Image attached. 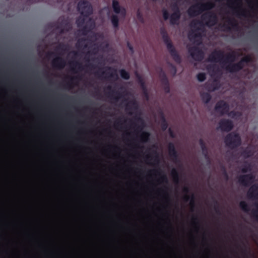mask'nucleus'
Segmentation results:
<instances>
[{"label": "nucleus", "instance_id": "obj_12", "mask_svg": "<svg viewBox=\"0 0 258 258\" xmlns=\"http://www.w3.org/2000/svg\"><path fill=\"white\" fill-rule=\"evenodd\" d=\"M188 51L191 57L196 61H201L204 59V52L197 46L188 47Z\"/></svg>", "mask_w": 258, "mask_h": 258}, {"label": "nucleus", "instance_id": "obj_25", "mask_svg": "<svg viewBox=\"0 0 258 258\" xmlns=\"http://www.w3.org/2000/svg\"><path fill=\"white\" fill-rule=\"evenodd\" d=\"M66 79L68 80L66 82V87L67 88L71 89L73 87L74 85L76 82H78L80 80V77L78 76L70 77H66Z\"/></svg>", "mask_w": 258, "mask_h": 258}, {"label": "nucleus", "instance_id": "obj_58", "mask_svg": "<svg viewBox=\"0 0 258 258\" xmlns=\"http://www.w3.org/2000/svg\"><path fill=\"white\" fill-rule=\"evenodd\" d=\"M165 179H166V178L164 177H163V180H164Z\"/></svg>", "mask_w": 258, "mask_h": 258}, {"label": "nucleus", "instance_id": "obj_45", "mask_svg": "<svg viewBox=\"0 0 258 258\" xmlns=\"http://www.w3.org/2000/svg\"><path fill=\"white\" fill-rule=\"evenodd\" d=\"M149 137V134L147 133H143L142 134L141 139L143 142H146L148 140Z\"/></svg>", "mask_w": 258, "mask_h": 258}, {"label": "nucleus", "instance_id": "obj_43", "mask_svg": "<svg viewBox=\"0 0 258 258\" xmlns=\"http://www.w3.org/2000/svg\"><path fill=\"white\" fill-rule=\"evenodd\" d=\"M197 79L199 81L202 82L204 81L206 79V75L204 73H200L197 75Z\"/></svg>", "mask_w": 258, "mask_h": 258}, {"label": "nucleus", "instance_id": "obj_63", "mask_svg": "<svg viewBox=\"0 0 258 258\" xmlns=\"http://www.w3.org/2000/svg\"><path fill=\"white\" fill-rule=\"evenodd\" d=\"M1 189H2V186H1Z\"/></svg>", "mask_w": 258, "mask_h": 258}, {"label": "nucleus", "instance_id": "obj_59", "mask_svg": "<svg viewBox=\"0 0 258 258\" xmlns=\"http://www.w3.org/2000/svg\"><path fill=\"white\" fill-rule=\"evenodd\" d=\"M95 110H99V109H98V108H96V109H95Z\"/></svg>", "mask_w": 258, "mask_h": 258}, {"label": "nucleus", "instance_id": "obj_36", "mask_svg": "<svg viewBox=\"0 0 258 258\" xmlns=\"http://www.w3.org/2000/svg\"><path fill=\"white\" fill-rule=\"evenodd\" d=\"M111 23L115 28H117L119 25V19L116 15H112L111 17Z\"/></svg>", "mask_w": 258, "mask_h": 258}, {"label": "nucleus", "instance_id": "obj_50", "mask_svg": "<svg viewBox=\"0 0 258 258\" xmlns=\"http://www.w3.org/2000/svg\"><path fill=\"white\" fill-rule=\"evenodd\" d=\"M127 47L132 53L134 52V48L128 41L127 42Z\"/></svg>", "mask_w": 258, "mask_h": 258}, {"label": "nucleus", "instance_id": "obj_35", "mask_svg": "<svg viewBox=\"0 0 258 258\" xmlns=\"http://www.w3.org/2000/svg\"><path fill=\"white\" fill-rule=\"evenodd\" d=\"M51 113V111H50L49 113H46L44 115H41L39 113H38V115L39 117L44 120H49L51 118H55L56 116L55 114H53L52 116L50 115V113Z\"/></svg>", "mask_w": 258, "mask_h": 258}, {"label": "nucleus", "instance_id": "obj_27", "mask_svg": "<svg viewBox=\"0 0 258 258\" xmlns=\"http://www.w3.org/2000/svg\"><path fill=\"white\" fill-rule=\"evenodd\" d=\"M252 181L253 176L250 174L242 176L239 178V182L244 185H248Z\"/></svg>", "mask_w": 258, "mask_h": 258}, {"label": "nucleus", "instance_id": "obj_46", "mask_svg": "<svg viewBox=\"0 0 258 258\" xmlns=\"http://www.w3.org/2000/svg\"><path fill=\"white\" fill-rule=\"evenodd\" d=\"M183 192L185 194V195L184 196V200L185 201H188L190 199V197L189 195H187V188L186 187L184 188Z\"/></svg>", "mask_w": 258, "mask_h": 258}, {"label": "nucleus", "instance_id": "obj_44", "mask_svg": "<svg viewBox=\"0 0 258 258\" xmlns=\"http://www.w3.org/2000/svg\"><path fill=\"white\" fill-rule=\"evenodd\" d=\"M137 18L140 22L142 23L144 22V19L143 15L139 10H138L137 12Z\"/></svg>", "mask_w": 258, "mask_h": 258}, {"label": "nucleus", "instance_id": "obj_28", "mask_svg": "<svg viewBox=\"0 0 258 258\" xmlns=\"http://www.w3.org/2000/svg\"><path fill=\"white\" fill-rule=\"evenodd\" d=\"M161 82L163 85H164V89L166 93H168L170 92V87L168 80L165 75V74L163 72L162 74L161 75Z\"/></svg>", "mask_w": 258, "mask_h": 258}, {"label": "nucleus", "instance_id": "obj_26", "mask_svg": "<svg viewBox=\"0 0 258 258\" xmlns=\"http://www.w3.org/2000/svg\"><path fill=\"white\" fill-rule=\"evenodd\" d=\"M201 11L203 13L204 11H208L213 9L215 5L212 2H207L206 3H198Z\"/></svg>", "mask_w": 258, "mask_h": 258}, {"label": "nucleus", "instance_id": "obj_33", "mask_svg": "<svg viewBox=\"0 0 258 258\" xmlns=\"http://www.w3.org/2000/svg\"><path fill=\"white\" fill-rule=\"evenodd\" d=\"M201 97L202 101L206 104L209 103L211 99V96L209 93H202L201 94Z\"/></svg>", "mask_w": 258, "mask_h": 258}, {"label": "nucleus", "instance_id": "obj_3", "mask_svg": "<svg viewBox=\"0 0 258 258\" xmlns=\"http://www.w3.org/2000/svg\"><path fill=\"white\" fill-rule=\"evenodd\" d=\"M85 18L84 16L79 17L76 21V24L79 28H81V31L83 35H87L95 26L94 20L90 18L85 24Z\"/></svg>", "mask_w": 258, "mask_h": 258}, {"label": "nucleus", "instance_id": "obj_15", "mask_svg": "<svg viewBox=\"0 0 258 258\" xmlns=\"http://www.w3.org/2000/svg\"><path fill=\"white\" fill-rule=\"evenodd\" d=\"M51 64L54 69L61 70L66 67V61L63 57L57 56L51 60Z\"/></svg>", "mask_w": 258, "mask_h": 258}, {"label": "nucleus", "instance_id": "obj_37", "mask_svg": "<svg viewBox=\"0 0 258 258\" xmlns=\"http://www.w3.org/2000/svg\"><path fill=\"white\" fill-rule=\"evenodd\" d=\"M60 26L61 27L64 26L65 27H66V29L64 28H63L62 29H61V31H60L61 33L63 32L64 30L68 31L71 28L70 24L67 20L62 21L60 24Z\"/></svg>", "mask_w": 258, "mask_h": 258}, {"label": "nucleus", "instance_id": "obj_48", "mask_svg": "<svg viewBox=\"0 0 258 258\" xmlns=\"http://www.w3.org/2000/svg\"><path fill=\"white\" fill-rule=\"evenodd\" d=\"M240 206L241 208L245 211H248V206L244 202H241L240 203Z\"/></svg>", "mask_w": 258, "mask_h": 258}, {"label": "nucleus", "instance_id": "obj_42", "mask_svg": "<svg viewBox=\"0 0 258 258\" xmlns=\"http://www.w3.org/2000/svg\"><path fill=\"white\" fill-rule=\"evenodd\" d=\"M171 175L173 177L174 181L177 183L178 181V174L175 169H173L171 171Z\"/></svg>", "mask_w": 258, "mask_h": 258}, {"label": "nucleus", "instance_id": "obj_53", "mask_svg": "<svg viewBox=\"0 0 258 258\" xmlns=\"http://www.w3.org/2000/svg\"><path fill=\"white\" fill-rule=\"evenodd\" d=\"M248 170H250V168H249V166L248 167H246V169L242 168V172L243 173H246V172H247L248 171Z\"/></svg>", "mask_w": 258, "mask_h": 258}, {"label": "nucleus", "instance_id": "obj_11", "mask_svg": "<svg viewBox=\"0 0 258 258\" xmlns=\"http://www.w3.org/2000/svg\"><path fill=\"white\" fill-rule=\"evenodd\" d=\"M139 108V104L135 100H132L128 101L124 105V110L125 112L128 115L133 116L137 113L140 114L141 115V113L140 112H137Z\"/></svg>", "mask_w": 258, "mask_h": 258}, {"label": "nucleus", "instance_id": "obj_51", "mask_svg": "<svg viewBox=\"0 0 258 258\" xmlns=\"http://www.w3.org/2000/svg\"><path fill=\"white\" fill-rule=\"evenodd\" d=\"M54 55V53L53 52L48 51L46 54V56L47 58H50V56H51L52 55Z\"/></svg>", "mask_w": 258, "mask_h": 258}, {"label": "nucleus", "instance_id": "obj_20", "mask_svg": "<svg viewBox=\"0 0 258 258\" xmlns=\"http://www.w3.org/2000/svg\"><path fill=\"white\" fill-rule=\"evenodd\" d=\"M238 56H239V54L235 51H232L231 52L228 53L224 55L223 61H225L223 64L224 65L229 62V64H232L231 62L234 61Z\"/></svg>", "mask_w": 258, "mask_h": 258}, {"label": "nucleus", "instance_id": "obj_60", "mask_svg": "<svg viewBox=\"0 0 258 258\" xmlns=\"http://www.w3.org/2000/svg\"><path fill=\"white\" fill-rule=\"evenodd\" d=\"M16 99H14V102H16Z\"/></svg>", "mask_w": 258, "mask_h": 258}, {"label": "nucleus", "instance_id": "obj_29", "mask_svg": "<svg viewBox=\"0 0 258 258\" xmlns=\"http://www.w3.org/2000/svg\"><path fill=\"white\" fill-rule=\"evenodd\" d=\"M248 196L250 198L257 197L258 196V186L253 185L251 186L248 192Z\"/></svg>", "mask_w": 258, "mask_h": 258}, {"label": "nucleus", "instance_id": "obj_57", "mask_svg": "<svg viewBox=\"0 0 258 258\" xmlns=\"http://www.w3.org/2000/svg\"><path fill=\"white\" fill-rule=\"evenodd\" d=\"M189 203H190V205L192 206V204H193V199H192V197L191 198V199H190V202H189Z\"/></svg>", "mask_w": 258, "mask_h": 258}, {"label": "nucleus", "instance_id": "obj_56", "mask_svg": "<svg viewBox=\"0 0 258 258\" xmlns=\"http://www.w3.org/2000/svg\"><path fill=\"white\" fill-rule=\"evenodd\" d=\"M172 68L174 71L173 75H175L176 73V69L175 67L174 66H172Z\"/></svg>", "mask_w": 258, "mask_h": 258}, {"label": "nucleus", "instance_id": "obj_10", "mask_svg": "<svg viewBox=\"0 0 258 258\" xmlns=\"http://www.w3.org/2000/svg\"><path fill=\"white\" fill-rule=\"evenodd\" d=\"M202 21L205 22V24L208 27H212L215 25L218 19L216 15L212 12L204 14L201 16Z\"/></svg>", "mask_w": 258, "mask_h": 258}, {"label": "nucleus", "instance_id": "obj_21", "mask_svg": "<svg viewBox=\"0 0 258 258\" xmlns=\"http://www.w3.org/2000/svg\"><path fill=\"white\" fill-rule=\"evenodd\" d=\"M219 126L216 129H233V124L231 120L228 119H222L219 123Z\"/></svg>", "mask_w": 258, "mask_h": 258}, {"label": "nucleus", "instance_id": "obj_64", "mask_svg": "<svg viewBox=\"0 0 258 258\" xmlns=\"http://www.w3.org/2000/svg\"><path fill=\"white\" fill-rule=\"evenodd\" d=\"M1 189H2V186H1Z\"/></svg>", "mask_w": 258, "mask_h": 258}, {"label": "nucleus", "instance_id": "obj_8", "mask_svg": "<svg viewBox=\"0 0 258 258\" xmlns=\"http://www.w3.org/2000/svg\"><path fill=\"white\" fill-rule=\"evenodd\" d=\"M77 9L81 15L84 17H88L93 14V7L87 1L83 0L79 2Z\"/></svg>", "mask_w": 258, "mask_h": 258}, {"label": "nucleus", "instance_id": "obj_32", "mask_svg": "<svg viewBox=\"0 0 258 258\" xmlns=\"http://www.w3.org/2000/svg\"><path fill=\"white\" fill-rule=\"evenodd\" d=\"M247 3L251 10H258V0H248Z\"/></svg>", "mask_w": 258, "mask_h": 258}, {"label": "nucleus", "instance_id": "obj_54", "mask_svg": "<svg viewBox=\"0 0 258 258\" xmlns=\"http://www.w3.org/2000/svg\"><path fill=\"white\" fill-rule=\"evenodd\" d=\"M72 52L73 53L75 57H76V56H79V53H78V52H77V51H73Z\"/></svg>", "mask_w": 258, "mask_h": 258}, {"label": "nucleus", "instance_id": "obj_1", "mask_svg": "<svg viewBox=\"0 0 258 258\" xmlns=\"http://www.w3.org/2000/svg\"><path fill=\"white\" fill-rule=\"evenodd\" d=\"M113 129H144L140 127L143 126L144 120L140 114H136L131 118H126L123 115L115 118L113 119Z\"/></svg>", "mask_w": 258, "mask_h": 258}, {"label": "nucleus", "instance_id": "obj_5", "mask_svg": "<svg viewBox=\"0 0 258 258\" xmlns=\"http://www.w3.org/2000/svg\"><path fill=\"white\" fill-rule=\"evenodd\" d=\"M198 25H203L202 21L194 20L190 23V26L192 29L188 33V38L190 41L196 42L197 38L201 37V34L199 32L200 29Z\"/></svg>", "mask_w": 258, "mask_h": 258}, {"label": "nucleus", "instance_id": "obj_40", "mask_svg": "<svg viewBox=\"0 0 258 258\" xmlns=\"http://www.w3.org/2000/svg\"><path fill=\"white\" fill-rule=\"evenodd\" d=\"M228 24L233 28H237L238 26L237 23L234 19H228L227 21Z\"/></svg>", "mask_w": 258, "mask_h": 258}, {"label": "nucleus", "instance_id": "obj_9", "mask_svg": "<svg viewBox=\"0 0 258 258\" xmlns=\"http://www.w3.org/2000/svg\"><path fill=\"white\" fill-rule=\"evenodd\" d=\"M226 145L229 148H234L241 144L239 136L235 133H231L228 135L225 139Z\"/></svg>", "mask_w": 258, "mask_h": 258}, {"label": "nucleus", "instance_id": "obj_23", "mask_svg": "<svg viewBox=\"0 0 258 258\" xmlns=\"http://www.w3.org/2000/svg\"><path fill=\"white\" fill-rule=\"evenodd\" d=\"M136 76L138 78V83L140 85L142 89L144 95L145 96V97L147 99H148L149 94H148L147 87L145 85V82H144L143 79L137 73H136Z\"/></svg>", "mask_w": 258, "mask_h": 258}, {"label": "nucleus", "instance_id": "obj_31", "mask_svg": "<svg viewBox=\"0 0 258 258\" xmlns=\"http://www.w3.org/2000/svg\"><path fill=\"white\" fill-rule=\"evenodd\" d=\"M227 114L229 117L234 119H238L242 115V113L240 112L234 110L229 111Z\"/></svg>", "mask_w": 258, "mask_h": 258}, {"label": "nucleus", "instance_id": "obj_24", "mask_svg": "<svg viewBox=\"0 0 258 258\" xmlns=\"http://www.w3.org/2000/svg\"><path fill=\"white\" fill-rule=\"evenodd\" d=\"M71 70L74 73H77L78 71H82L83 67L82 63L78 61H72L70 62Z\"/></svg>", "mask_w": 258, "mask_h": 258}, {"label": "nucleus", "instance_id": "obj_7", "mask_svg": "<svg viewBox=\"0 0 258 258\" xmlns=\"http://www.w3.org/2000/svg\"><path fill=\"white\" fill-rule=\"evenodd\" d=\"M116 70L111 67H106L105 71H101L100 69L96 71L94 74L99 78L108 80L110 78H115L116 79L118 78V75L116 73Z\"/></svg>", "mask_w": 258, "mask_h": 258}, {"label": "nucleus", "instance_id": "obj_38", "mask_svg": "<svg viewBox=\"0 0 258 258\" xmlns=\"http://www.w3.org/2000/svg\"><path fill=\"white\" fill-rule=\"evenodd\" d=\"M120 77L124 80H128L130 77V74L124 69H121L119 71Z\"/></svg>", "mask_w": 258, "mask_h": 258}, {"label": "nucleus", "instance_id": "obj_61", "mask_svg": "<svg viewBox=\"0 0 258 258\" xmlns=\"http://www.w3.org/2000/svg\"><path fill=\"white\" fill-rule=\"evenodd\" d=\"M84 109H87V107H85Z\"/></svg>", "mask_w": 258, "mask_h": 258}, {"label": "nucleus", "instance_id": "obj_34", "mask_svg": "<svg viewBox=\"0 0 258 258\" xmlns=\"http://www.w3.org/2000/svg\"><path fill=\"white\" fill-rule=\"evenodd\" d=\"M56 50L61 51V52H67L69 50V46L62 43H59L56 47Z\"/></svg>", "mask_w": 258, "mask_h": 258}, {"label": "nucleus", "instance_id": "obj_16", "mask_svg": "<svg viewBox=\"0 0 258 258\" xmlns=\"http://www.w3.org/2000/svg\"><path fill=\"white\" fill-rule=\"evenodd\" d=\"M215 110L222 115L227 114L229 111V105L224 101L220 100L216 104Z\"/></svg>", "mask_w": 258, "mask_h": 258}, {"label": "nucleus", "instance_id": "obj_47", "mask_svg": "<svg viewBox=\"0 0 258 258\" xmlns=\"http://www.w3.org/2000/svg\"><path fill=\"white\" fill-rule=\"evenodd\" d=\"M163 17L165 20H167L169 17V14L166 10H163Z\"/></svg>", "mask_w": 258, "mask_h": 258}, {"label": "nucleus", "instance_id": "obj_62", "mask_svg": "<svg viewBox=\"0 0 258 258\" xmlns=\"http://www.w3.org/2000/svg\"><path fill=\"white\" fill-rule=\"evenodd\" d=\"M106 46L107 47L108 46V44H106Z\"/></svg>", "mask_w": 258, "mask_h": 258}, {"label": "nucleus", "instance_id": "obj_19", "mask_svg": "<svg viewBox=\"0 0 258 258\" xmlns=\"http://www.w3.org/2000/svg\"><path fill=\"white\" fill-rule=\"evenodd\" d=\"M187 13L191 17L197 16L202 13L199 3H197L189 7L187 10Z\"/></svg>", "mask_w": 258, "mask_h": 258}, {"label": "nucleus", "instance_id": "obj_39", "mask_svg": "<svg viewBox=\"0 0 258 258\" xmlns=\"http://www.w3.org/2000/svg\"><path fill=\"white\" fill-rule=\"evenodd\" d=\"M86 40L85 38H80L78 40L76 46L77 48H81L83 47L84 48H86L87 47V44L83 45V43Z\"/></svg>", "mask_w": 258, "mask_h": 258}, {"label": "nucleus", "instance_id": "obj_14", "mask_svg": "<svg viewBox=\"0 0 258 258\" xmlns=\"http://www.w3.org/2000/svg\"><path fill=\"white\" fill-rule=\"evenodd\" d=\"M172 9L174 12L170 16V23L172 25H178L181 17V13L177 4L172 5Z\"/></svg>", "mask_w": 258, "mask_h": 258}, {"label": "nucleus", "instance_id": "obj_41", "mask_svg": "<svg viewBox=\"0 0 258 258\" xmlns=\"http://www.w3.org/2000/svg\"><path fill=\"white\" fill-rule=\"evenodd\" d=\"M169 153L170 156H174L175 155V151L174 145L172 144H169L168 146Z\"/></svg>", "mask_w": 258, "mask_h": 258}, {"label": "nucleus", "instance_id": "obj_6", "mask_svg": "<svg viewBox=\"0 0 258 258\" xmlns=\"http://www.w3.org/2000/svg\"><path fill=\"white\" fill-rule=\"evenodd\" d=\"M251 61V58L250 56L247 55L236 63L228 64L226 66L225 69L230 73L238 72L243 68L244 63H248Z\"/></svg>", "mask_w": 258, "mask_h": 258}, {"label": "nucleus", "instance_id": "obj_55", "mask_svg": "<svg viewBox=\"0 0 258 258\" xmlns=\"http://www.w3.org/2000/svg\"><path fill=\"white\" fill-rule=\"evenodd\" d=\"M200 144H201V148L202 149L203 151L204 152L205 147H204L203 142L202 141H200Z\"/></svg>", "mask_w": 258, "mask_h": 258}, {"label": "nucleus", "instance_id": "obj_13", "mask_svg": "<svg viewBox=\"0 0 258 258\" xmlns=\"http://www.w3.org/2000/svg\"><path fill=\"white\" fill-rule=\"evenodd\" d=\"M224 57V52L222 50H214L209 56L208 61L211 62H219L221 64H224L225 61H223Z\"/></svg>", "mask_w": 258, "mask_h": 258}, {"label": "nucleus", "instance_id": "obj_2", "mask_svg": "<svg viewBox=\"0 0 258 258\" xmlns=\"http://www.w3.org/2000/svg\"><path fill=\"white\" fill-rule=\"evenodd\" d=\"M164 42L166 44L167 48L174 60L177 63L181 62V57L172 44L167 32L163 29L160 31Z\"/></svg>", "mask_w": 258, "mask_h": 258}, {"label": "nucleus", "instance_id": "obj_49", "mask_svg": "<svg viewBox=\"0 0 258 258\" xmlns=\"http://www.w3.org/2000/svg\"><path fill=\"white\" fill-rule=\"evenodd\" d=\"M255 208L256 210L252 211V214L258 220V203L256 204Z\"/></svg>", "mask_w": 258, "mask_h": 258}, {"label": "nucleus", "instance_id": "obj_52", "mask_svg": "<svg viewBox=\"0 0 258 258\" xmlns=\"http://www.w3.org/2000/svg\"><path fill=\"white\" fill-rule=\"evenodd\" d=\"M87 67L90 69V70H92L93 69H94L96 68V66L93 64H89L88 66H87Z\"/></svg>", "mask_w": 258, "mask_h": 258}, {"label": "nucleus", "instance_id": "obj_4", "mask_svg": "<svg viewBox=\"0 0 258 258\" xmlns=\"http://www.w3.org/2000/svg\"><path fill=\"white\" fill-rule=\"evenodd\" d=\"M227 5L232 9L233 13L237 17L247 16V11L242 8L241 0H227Z\"/></svg>", "mask_w": 258, "mask_h": 258}, {"label": "nucleus", "instance_id": "obj_30", "mask_svg": "<svg viewBox=\"0 0 258 258\" xmlns=\"http://www.w3.org/2000/svg\"><path fill=\"white\" fill-rule=\"evenodd\" d=\"M159 117L161 122L162 127L161 129H171L170 127L168 128V124L166 120L164 114L162 111L158 112Z\"/></svg>", "mask_w": 258, "mask_h": 258}, {"label": "nucleus", "instance_id": "obj_22", "mask_svg": "<svg viewBox=\"0 0 258 258\" xmlns=\"http://www.w3.org/2000/svg\"><path fill=\"white\" fill-rule=\"evenodd\" d=\"M112 8L116 14H120L123 16L126 15V10L124 8L121 7L117 0L112 1Z\"/></svg>", "mask_w": 258, "mask_h": 258}, {"label": "nucleus", "instance_id": "obj_18", "mask_svg": "<svg viewBox=\"0 0 258 258\" xmlns=\"http://www.w3.org/2000/svg\"><path fill=\"white\" fill-rule=\"evenodd\" d=\"M106 90L109 91L106 92V94L110 99L118 101L122 97L121 92L115 91L114 90L112 89V87L110 85L107 86L106 88Z\"/></svg>", "mask_w": 258, "mask_h": 258}, {"label": "nucleus", "instance_id": "obj_17", "mask_svg": "<svg viewBox=\"0 0 258 258\" xmlns=\"http://www.w3.org/2000/svg\"><path fill=\"white\" fill-rule=\"evenodd\" d=\"M2 92V86H1V92ZM2 97L1 96V101ZM3 106L1 103V130L3 129H65L64 128H24V127H5L3 117ZM71 129H87V128H71ZM90 129H103V128H90Z\"/></svg>", "mask_w": 258, "mask_h": 258}]
</instances>
